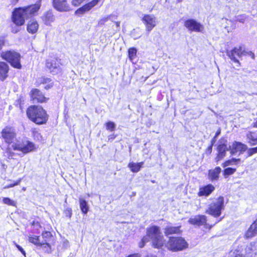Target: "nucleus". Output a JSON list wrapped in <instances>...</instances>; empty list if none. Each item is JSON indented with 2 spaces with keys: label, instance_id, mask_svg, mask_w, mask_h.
<instances>
[{
  "label": "nucleus",
  "instance_id": "f257e3e1",
  "mask_svg": "<svg viewBox=\"0 0 257 257\" xmlns=\"http://www.w3.org/2000/svg\"><path fill=\"white\" fill-rule=\"evenodd\" d=\"M2 137L4 141L9 144L7 152L9 159H13L16 154L14 151H19L23 154H27L35 149V145L28 140H23L22 142L17 141L14 142L16 137V132L14 127L7 126L2 131Z\"/></svg>",
  "mask_w": 257,
  "mask_h": 257
},
{
  "label": "nucleus",
  "instance_id": "f03ea898",
  "mask_svg": "<svg viewBox=\"0 0 257 257\" xmlns=\"http://www.w3.org/2000/svg\"><path fill=\"white\" fill-rule=\"evenodd\" d=\"M41 6V2L38 1L33 5L15 8L12 14V21L17 26L24 25L26 19L37 15Z\"/></svg>",
  "mask_w": 257,
  "mask_h": 257
},
{
  "label": "nucleus",
  "instance_id": "7ed1b4c3",
  "mask_svg": "<svg viewBox=\"0 0 257 257\" xmlns=\"http://www.w3.org/2000/svg\"><path fill=\"white\" fill-rule=\"evenodd\" d=\"M41 6V2L38 1L33 5L15 8L12 14V21L17 26L24 25L26 19L37 15Z\"/></svg>",
  "mask_w": 257,
  "mask_h": 257
},
{
  "label": "nucleus",
  "instance_id": "20e7f679",
  "mask_svg": "<svg viewBox=\"0 0 257 257\" xmlns=\"http://www.w3.org/2000/svg\"><path fill=\"white\" fill-rule=\"evenodd\" d=\"M149 240L152 241V246L155 248H160L163 246L164 237L159 226L153 225L147 228L146 235L143 237L139 243L140 247H143Z\"/></svg>",
  "mask_w": 257,
  "mask_h": 257
},
{
  "label": "nucleus",
  "instance_id": "39448f33",
  "mask_svg": "<svg viewBox=\"0 0 257 257\" xmlns=\"http://www.w3.org/2000/svg\"><path fill=\"white\" fill-rule=\"evenodd\" d=\"M27 114L32 121L38 124L45 123L48 120L46 111L40 106H30L27 110Z\"/></svg>",
  "mask_w": 257,
  "mask_h": 257
},
{
  "label": "nucleus",
  "instance_id": "423d86ee",
  "mask_svg": "<svg viewBox=\"0 0 257 257\" xmlns=\"http://www.w3.org/2000/svg\"><path fill=\"white\" fill-rule=\"evenodd\" d=\"M224 209V199L222 196H219L215 199L206 210V213L215 217L219 216L222 210Z\"/></svg>",
  "mask_w": 257,
  "mask_h": 257
},
{
  "label": "nucleus",
  "instance_id": "0eeeda50",
  "mask_svg": "<svg viewBox=\"0 0 257 257\" xmlns=\"http://www.w3.org/2000/svg\"><path fill=\"white\" fill-rule=\"evenodd\" d=\"M166 246L169 250L176 252L187 248L188 243L182 237H170Z\"/></svg>",
  "mask_w": 257,
  "mask_h": 257
},
{
  "label": "nucleus",
  "instance_id": "6e6552de",
  "mask_svg": "<svg viewBox=\"0 0 257 257\" xmlns=\"http://www.w3.org/2000/svg\"><path fill=\"white\" fill-rule=\"evenodd\" d=\"M2 57L10 63L11 65L16 68L20 69L21 64L20 63V54L14 51H7L3 52L1 54Z\"/></svg>",
  "mask_w": 257,
  "mask_h": 257
},
{
  "label": "nucleus",
  "instance_id": "1a4fd4ad",
  "mask_svg": "<svg viewBox=\"0 0 257 257\" xmlns=\"http://www.w3.org/2000/svg\"><path fill=\"white\" fill-rule=\"evenodd\" d=\"M185 27L191 32H202L204 26L194 19H188L184 23Z\"/></svg>",
  "mask_w": 257,
  "mask_h": 257
},
{
  "label": "nucleus",
  "instance_id": "9d476101",
  "mask_svg": "<svg viewBox=\"0 0 257 257\" xmlns=\"http://www.w3.org/2000/svg\"><path fill=\"white\" fill-rule=\"evenodd\" d=\"M46 66L50 72L53 75L61 72L60 61L57 59H49L47 60Z\"/></svg>",
  "mask_w": 257,
  "mask_h": 257
},
{
  "label": "nucleus",
  "instance_id": "9b49d317",
  "mask_svg": "<svg viewBox=\"0 0 257 257\" xmlns=\"http://www.w3.org/2000/svg\"><path fill=\"white\" fill-rule=\"evenodd\" d=\"M52 235L49 231H44L40 236V241L41 246L44 248L45 250L48 252H51V245L49 242L51 241Z\"/></svg>",
  "mask_w": 257,
  "mask_h": 257
},
{
  "label": "nucleus",
  "instance_id": "f8f14e48",
  "mask_svg": "<svg viewBox=\"0 0 257 257\" xmlns=\"http://www.w3.org/2000/svg\"><path fill=\"white\" fill-rule=\"evenodd\" d=\"M146 30L149 33L157 25L156 18L154 15H146L142 19Z\"/></svg>",
  "mask_w": 257,
  "mask_h": 257
},
{
  "label": "nucleus",
  "instance_id": "ddd939ff",
  "mask_svg": "<svg viewBox=\"0 0 257 257\" xmlns=\"http://www.w3.org/2000/svg\"><path fill=\"white\" fill-rule=\"evenodd\" d=\"M227 55L232 61L239 64L238 58L243 57V50L241 47H235L231 51H228Z\"/></svg>",
  "mask_w": 257,
  "mask_h": 257
},
{
  "label": "nucleus",
  "instance_id": "4468645a",
  "mask_svg": "<svg viewBox=\"0 0 257 257\" xmlns=\"http://www.w3.org/2000/svg\"><path fill=\"white\" fill-rule=\"evenodd\" d=\"M54 8L59 12H67L70 10V8L67 0H53Z\"/></svg>",
  "mask_w": 257,
  "mask_h": 257
},
{
  "label": "nucleus",
  "instance_id": "2eb2a0df",
  "mask_svg": "<svg viewBox=\"0 0 257 257\" xmlns=\"http://www.w3.org/2000/svg\"><path fill=\"white\" fill-rule=\"evenodd\" d=\"M99 1L100 0H92L89 3L78 9L75 12V15H82L85 12L89 11L92 8L96 6Z\"/></svg>",
  "mask_w": 257,
  "mask_h": 257
},
{
  "label": "nucleus",
  "instance_id": "dca6fc26",
  "mask_svg": "<svg viewBox=\"0 0 257 257\" xmlns=\"http://www.w3.org/2000/svg\"><path fill=\"white\" fill-rule=\"evenodd\" d=\"M30 95L34 103L43 102L46 100V98L38 89H33L31 91Z\"/></svg>",
  "mask_w": 257,
  "mask_h": 257
},
{
  "label": "nucleus",
  "instance_id": "f3484780",
  "mask_svg": "<svg viewBox=\"0 0 257 257\" xmlns=\"http://www.w3.org/2000/svg\"><path fill=\"white\" fill-rule=\"evenodd\" d=\"M215 190V187L212 184H208L207 185L200 187L198 192V196L199 197L205 196L207 197Z\"/></svg>",
  "mask_w": 257,
  "mask_h": 257
},
{
  "label": "nucleus",
  "instance_id": "a211bd4d",
  "mask_svg": "<svg viewBox=\"0 0 257 257\" xmlns=\"http://www.w3.org/2000/svg\"><path fill=\"white\" fill-rule=\"evenodd\" d=\"M206 221V217L205 215H198L190 218L188 221L190 224L200 226L205 224Z\"/></svg>",
  "mask_w": 257,
  "mask_h": 257
},
{
  "label": "nucleus",
  "instance_id": "6ab92c4d",
  "mask_svg": "<svg viewBox=\"0 0 257 257\" xmlns=\"http://www.w3.org/2000/svg\"><path fill=\"white\" fill-rule=\"evenodd\" d=\"M42 20L45 25L50 26L54 22L55 18L52 11H49L44 13Z\"/></svg>",
  "mask_w": 257,
  "mask_h": 257
},
{
  "label": "nucleus",
  "instance_id": "aec40b11",
  "mask_svg": "<svg viewBox=\"0 0 257 257\" xmlns=\"http://www.w3.org/2000/svg\"><path fill=\"white\" fill-rule=\"evenodd\" d=\"M220 143L217 148L218 155L216 159V161H219L225 156L226 151L227 150L225 143H222V142L220 141Z\"/></svg>",
  "mask_w": 257,
  "mask_h": 257
},
{
  "label": "nucleus",
  "instance_id": "412c9836",
  "mask_svg": "<svg viewBox=\"0 0 257 257\" xmlns=\"http://www.w3.org/2000/svg\"><path fill=\"white\" fill-rule=\"evenodd\" d=\"M257 234V219L250 225L245 233L246 238H250Z\"/></svg>",
  "mask_w": 257,
  "mask_h": 257
},
{
  "label": "nucleus",
  "instance_id": "4be33fe9",
  "mask_svg": "<svg viewBox=\"0 0 257 257\" xmlns=\"http://www.w3.org/2000/svg\"><path fill=\"white\" fill-rule=\"evenodd\" d=\"M39 26V24L37 21L31 20L27 24V31L31 34H35L37 32Z\"/></svg>",
  "mask_w": 257,
  "mask_h": 257
},
{
  "label": "nucleus",
  "instance_id": "5701e85b",
  "mask_svg": "<svg viewBox=\"0 0 257 257\" xmlns=\"http://www.w3.org/2000/svg\"><path fill=\"white\" fill-rule=\"evenodd\" d=\"M247 149V146L240 142H234L232 145V152L233 153L239 152L240 153H242Z\"/></svg>",
  "mask_w": 257,
  "mask_h": 257
},
{
  "label": "nucleus",
  "instance_id": "b1692460",
  "mask_svg": "<svg viewBox=\"0 0 257 257\" xmlns=\"http://www.w3.org/2000/svg\"><path fill=\"white\" fill-rule=\"evenodd\" d=\"M46 82H48V85L45 86V88L46 89H49L53 86V82L49 78L41 77L38 78L36 81L37 85L46 84Z\"/></svg>",
  "mask_w": 257,
  "mask_h": 257
},
{
  "label": "nucleus",
  "instance_id": "393cba45",
  "mask_svg": "<svg viewBox=\"0 0 257 257\" xmlns=\"http://www.w3.org/2000/svg\"><path fill=\"white\" fill-rule=\"evenodd\" d=\"M221 168L217 167L214 169L210 170L208 173V178L211 181L217 180L219 178V174L221 172Z\"/></svg>",
  "mask_w": 257,
  "mask_h": 257
},
{
  "label": "nucleus",
  "instance_id": "a878e982",
  "mask_svg": "<svg viewBox=\"0 0 257 257\" xmlns=\"http://www.w3.org/2000/svg\"><path fill=\"white\" fill-rule=\"evenodd\" d=\"M8 65L5 62H0V79L4 80L7 76Z\"/></svg>",
  "mask_w": 257,
  "mask_h": 257
},
{
  "label": "nucleus",
  "instance_id": "bb28decb",
  "mask_svg": "<svg viewBox=\"0 0 257 257\" xmlns=\"http://www.w3.org/2000/svg\"><path fill=\"white\" fill-rule=\"evenodd\" d=\"M181 232L179 226H167L165 228L164 233L166 236L172 234H178Z\"/></svg>",
  "mask_w": 257,
  "mask_h": 257
},
{
  "label": "nucleus",
  "instance_id": "cd10ccee",
  "mask_svg": "<svg viewBox=\"0 0 257 257\" xmlns=\"http://www.w3.org/2000/svg\"><path fill=\"white\" fill-rule=\"evenodd\" d=\"M143 165V162L137 163L131 162L128 164V167L130 168L132 172L134 173H137L140 170Z\"/></svg>",
  "mask_w": 257,
  "mask_h": 257
},
{
  "label": "nucleus",
  "instance_id": "c85d7f7f",
  "mask_svg": "<svg viewBox=\"0 0 257 257\" xmlns=\"http://www.w3.org/2000/svg\"><path fill=\"white\" fill-rule=\"evenodd\" d=\"M247 139L248 141V143L251 146H254L257 144V136L254 133L249 132L246 135Z\"/></svg>",
  "mask_w": 257,
  "mask_h": 257
},
{
  "label": "nucleus",
  "instance_id": "c756f323",
  "mask_svg": "<svg viewBox=\"0 0 257 257\" xmlns=\"http://www.w3.org/2000/svg\"><path fill=\"white\" fill-rule=\"evenodd\" d=\"M79 204L82 212L86 214L89 210V206L87 201L82 198H79Z\"/></svg>",
  "mask_w": 257,
  "mask_h": 257
},
{
  "label": "nucleus",
  "instance_id": "7c9ffc66",
  "mask_svg": "<svg viewBox=\"0 0 257 257\" xmlns=\"http://www.w3.org/2000/svg\"><path fill=\"white\" fill-rule=\"evenodd\" d=\"M246 252L248 254L257 253V243L255 242L250 243L246 248Z\"/></svg>",
  "mask_w": 257,
  "mask_h": 257
},
{
  "label": "nucleus",
  "instance_id": "2f4dec72",
  "mask_svg": "<svg viewBox=\"0 0 257 257\" xmlns=\"http://www.w3.org/2000/svg\"><path fill=\"white\" fill-rule=\"evenodd\" d=\"M29 241L38 246H41L40 236L36 235H30L29 236Z\"/></svg>",
  "mask_w": 257,
  "mask_h": 257
},
{
  "label": "nucleus",
  "instance_id": "473e14b6",
  "mask_svg": "<svg viewBox=\"0 0 257 257\" xmlns=\"http://www.w3.org/2000/svg\"><path fill=\"white\" fill-rule=\"evenodd\" d=\"M128 57L132 61L136 56L137 49L135 48H131L128 51Z\"/></svg>",
  "mask_w": 257,
  "mask_h": 257
},
{
  "label": "nucleus",
  "instance_id": "72a5a7b5",
  "mask_svg": "<svg viewBox=\"0 0 257 257\" xmlns=\"http://www.w3.org/2000/svg\"><path fill=\"white\" fill-rule=\"evenodd\" d=\"M3 202L4 204H7L9 205H11V206H15L16 205V202L15 201L9 198H8V197L4 198L3 199Z\"/></svg>",
  "mask_w": 257,
  "mask_h": 257
},
{
  "label": "nucleus",
  "instance_id": "f704fd0d",
  "mask_svg": "<svg viewBox=\"0 0 257 257\" xmlns=\"http://www.w3.org/2000/svg\"><path fill=\"white\" fill-rule=\"evenodd\" d=\"M239 161H240L239 159H232L231 160H228V161H226V162H225L223 164L222 166L223 167H227L229 165H232L233 164H235L236 162H238Z\"/></svg>",
  "mask_w": 257,
  "mask_h": 257
},
{
  "label": "nucleus",
  "instance_id": "c9c22d12",
  "mask_svg": "<svg viewBox=\"0 0 257 257\" xmlns=\"http://www.w3.org/2000/svg\"><path fill=\"white\" fill-rule=\"evenodd\" d=\"M115 124L112 121H108L106 123V128L107 130H109L111 132H113L114 131L115 128Z\"/></svg>",
  "mask_w": 257,
  "mask_h": 257
},
{
  "label": "nucleus",
  "instance_id": "e433bc0d",
  "mask_svg": "<svg viewBox=\"0 0 257 257\" xmlns=\"http://www.w3.org/2000/svg\"><path fill=\"white\" fill-rule=\"evenodd\" d=\"M247 19V18L245 15H240L235 17V21L243 23Z\"/></svg>",
  "mask_w": 257,
  "mask_h": 257
},
{
  "label": "nucleus",
  "instance_id": "4c0bfd02",
  "mask_svg": "<svg viewBox=\"0 0 257 257\" xmlns=\"http://www.w3.org/2000/svg\"><path fill=\"white\" fill-rule=\"evenodd\" d=\"M236 171V169L227 168L224 170V175H230L233 174Z\"/></svg>",
  "mask_w": 257,
  "mask_h": 257
},
{
  "label": "nucleus",
  "instance_id": "58836bf2",
  "mask_svg": "<svg viewBox=\"0 0 257 257\" xmlns=\"http://www.w3.org/2000/svg\"><path fill=\"white\" fill-rule=\"evenodd\" d=\"M33 137L35 139L40 140L41 139L40 134L36 128H33L32 131Z\"/></svg>",
  "mask_w": 257,
  "mask_h": 257
},
{
  "label": "nucleus",
  "instance_id": "ea45409f",
  "mask_svg": "<svg viewBox=\"0 0 257 257\" xmlns=\"http://www.w3.org/2000/svg\"><path fill=\"white\" fill-rule=\"evenodd\" d=\"M231 257H245L243 254L239 250H234L231 252Z\"/></svg>",
  "mask_w": 257,
  "mask_h": 257
},
{
  "label": "nucleus",
  "instance_id": "a19ab883",
  "mask_svg": "<svg viewBox=\"0 0 257 257\" xmlns=\"http://www.w3.org/2000/svg\"><path fill=\"white\" fill-rule=\"evenodd\" d=\"M247 157H250L253 154L257 153V147L255 148H250L249 149H247Z\"/></svg>",
  "mask_w": 257,
  "mask_h": 257
},
{
  "label": "nucleus",
  "instance_id": "79ce46f5",
  "mask_svg": "<svg viewBox=\"0 0 257 257\" xmlns=\"http://www.w3.org/2000/svg\"><path fill=\"white\" fill-rule=\"evenodd\" d=\"M21 181H22V179L20 178L17 181L14 182V183L5 186V187H4V189H8V188H10L13 187H14V186H15L16 185H19Z\"/></svg>",
  "mask_w": 257,
  "mask_h": 257
},
{
  "label": "nucleus",
  "instance_id": "37998d69",
  "mask_svg": "<svg viewBox=\"0 0 257 257\" xmlns=\"http://www.w3.org/2000/svg\"><path fill=\"white\" fill-rule=\"evenodd\" d=\"M243 56H246V57H250L252 59H254L255 58V55L252 52L245 51L244 50H243Z\"/></svg>",
  "mask_w": 257,
  "mask_h": 257
},
{
  "label": "nucleus",
  "instance_id": "c03bdc74",
  "mask_svg": "<svg viewBox=\"0 0 257 257\" xmlns=\"http://www.w3.org/2000/svg\"><path fill=\"white\" fill-rule=\"evenodd\" d=\"M111 19V16H109L106 17H104L100 19L98 22V25H103L104 24V23L106 22H107L109 20Z\"/></svg>",
  "mask_w": 257,
  "mask_h": 257
},
{
  "label": "nucleus",
  "instance_id": "a18cd8bd",
  "mask_svg": "<svg viewBox=\"0 0 257 257\" xmlns=\"http://www.w3.org/2000/svg\"><path fill=\"white\" fill-rule=\"evenodd\" d=\"M64 213L66 217L70 218L72 216V210L69 207H67L65 209Z\"/></svg>",
  "mask_w": 257,
  "mask_h": 257
},
{
  "label": "nucleus",
  "instance_id": "49530a36",
  "mask_svg": "<svg viewBox=\"0 0 257 257\" xmlns=\"http://www.w3.org/2000/svg\"><path fill=\"white\" fill-rule=\"evenodd\" d=\"M15 244L19 250L20 251L24 256H26V252L24 249L20 245L16 244V243H15Z\"/></svg>",
  "mask_w": 257,
  "mask_h": 257
},
{
  "label": "nucleus",
  "instance_id": "de8ad7c7",
  "mask_svg": "<svg viewBox=\"0 0 257 257\" xmlns=\"http://www.w3.org/2000/svg\"><path fill=\"white\" fill-rule=\"evenodd\" d=\"M235 28V27L234 26H231L230 27L228 26H225V29L226 30V31L228 32H229L231 31L232 30L234 29Z\"/></svg>",
  "mask_w": 257,
  "mask_h": 257
},
{
  "label": "nucleus",
  "instance_id": "09e8293b",
  "mask_svg": "<svg viewBox=\"0 0 257 257\" xmlns=\"http://www.w3.org/2000/svg\"><path fill=\"white\" fill-rule=\"evenodd\" d=\"M19 26H17L16 25L15 27H13L12 29V32L13 33H17V32H18L20 31V29H19Z\"/></svg>",
  "mask_w": 257,
  "mask_h": 257
},
{
  "label": "nucleus",
  "instance_id": "8fccbe9b",
  "mask_svg": "<svg viewBox=\"0 0 257 257\" xmlns=\"http://www.w3.org/2000/svg\"><path fill=\"white\" fill-rule=\"evenodd\" d=\"M212 146L210 145L209 147H208V148L206 150V153L208 154H210L212 152Z\"/></svg>",
  "mask_w": 257,
  "mask_h": 257
},
{
  "label": "nucleus",
  "instance_id": "3c124183",
  "mask_svg": "<svg viewBox=\"0 0 257 257\" xmlns=\"http://www.w3.org/2000/svg\"><path fill=\"white\" fill-rule=\"evenodd\" d=\"M9 1L12 5H15L18 3L19 0H9Z\"/></svg>",
  "mask_w": 257,
  "mask_h": 257
},
{
  "label": "nucleus",
  "instance_id": "603ef678",
  "mask_svg": "<svg viewBox=\"0 0 257 257\" xmlns=\"http://www.w3.org/2000/svg\"><path fill=\"white\" fill-rule=\"evenodd\" d=\"M127 257H141V255L139 253H135V254L129 255Z\"/></svg>",
  "mask_w": 257,
  "mask_h": 257
},
{
  "label": "nucleus",
  "instance_id": "864d4df0",
  "mask_svg": "<svg viewBox=\"0 0 257 257\" xmlns=\"http://www.w3.org/2000/svg\"><path fill=\"white\" fill-rule=\"evenodd\" d=\"M220 130L219 129L216 133L215 134V138H217L220 134Z\"/></svg>",
  "mask_w": 257,
  "mask_h": 257
},
{
  "label": "nucleus",
  "instance_id": "5fc2aeb1",
  "mask_svg": "<svg viewBox=\"0 0 257 257\" xmlns=\"http://www.w3.org/2000/svg\"><path fill=\"white\" fill-rule=\"evenodd\" d=\"M224 20L227 25L231 24L232 23V22L231 20H228L227 19H225Z\"/></svg>",
  "mask_w": 257,
  "mask_h": 257
},
{
  "label": "nucleus",
  "instance_id": "6e6d98bb",
  "mask_svg": "<svg viewBox=\"0 0 257 257\" xmlns=\"http://www.w3.org/2000/svg\"><path fill=\"white\" fill-rule=\"evenodd\" d=\"M216 138H215V137L213 138V139L211 140V145L212 146L213 145V144L215 143V141H216Z\"/></svg>",
  "mask_w": 257,
  "mask_h": 257
},
{
  "label": "nucleus",
  "instance_id": "4d7b16f0",
  "mask_svg": "<svg viewBox=\"0 0 257 257\" xmlns=\"http://www.w3.org/2000/svg\"><path fill=\"white\" fill-rule=\"evenodd\" d=\"M115 25L116 26V27H119L120 26V22H115Z\"/></svg>",
  "mask_w": 257,
  "mask_h": 257
},
{
  "label": "nucleus",
  "instance_id": "13d9d810",
  "mask_svg": "<svg viewBox=\"0 0 257 257\" xmlns=\"http://www.w3.org/2000/svg\"><path fill=\"white\" fill-rule=\"evenodd\" d=\"M145 257H152V256L148 255L145 256Z\"/></svg>",
  "mask_w": 257,
  "mask_h": 257
},
{
  "label": "nucleus",
  "instance_id": "bf43d9fd",
  "mask_svg": "<svg viewBox=\"0 0 257 257\" xmlns=\"http://www.w3.org/2000/svg\"><path fill=\"white\" fill-rule=\"evenodd\" d=\"M23 190L25 191V190H26V188H25V187H24V188H23Z\"/></svg>",
  "mask_w": 257,
  "mask_h": 257
},
{
  "label": "nucleus",
  "instance_id": "052dcab7",
  "mask_svg": "<svg viewBox=\"0 0 257 257\" xmlns=\"http://www.w3.org/2000/svg\"><path fill=\"white\" fill-rule=\"evenodd\" d=\"M255 126L257 127V121L256 122V123L255 124Z\"/></svg>",
  "mask_w": 257,
  "mask_h": 257
},
{
  "label": "nucleus",
  "instance_id": "680f3d73",
  "mask_svg": "<svg viewBox=\"0 0 257 257\" xmlns=\"http://www.w3.org/2000/svg\"><path fill=\"white\" fill-rule=\"evenodd\" d=\"M45 86L48 85V82H46V84H45Z\"/></svg>",
  "mask_w": 257,
  "mask_h": 257
},
{
  "label": "nucleus",
  "instance_id": "e2e57ef3",
  "mask_svg": "<svg viewBox=\"0 0 257 257\" xmlns=\"http://www.w3.org/2000/svg\"><path fill=\"white\" fill-rule=\"evenodd\" d=\"M178 2H180V1H181V0H178Z\"/></svg>",
  "mask_w": 257,
  "mask_h": 257
},
{
  "label": "nucleus",
  "instance_id": "0e129e2a",
  "mask_svg": "<svg viewBox=\"0 0 257 257\" xmlns=\"http://www.w3.org/2000/svg\"><path fill=\"white\" fill-rule=\"evenodd\" d=\"M178 2H180V1H181V0H178Z\"/></svg>",
  "mask_w": 257,
  "mask_h": 257
}]
</instances>
